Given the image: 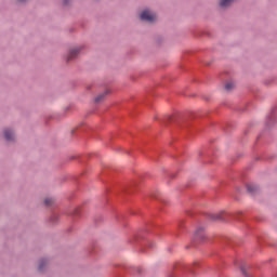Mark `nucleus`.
I'll use <instances>...</instances> for the list:
<instances>
[{
  "label": "nucleus",
  "instance_id": "9b49d317",
  "mask_svg": "<svg viewBox=\"0 0 277 277\" xmlns=\"http://www.w3.org/2000/svg\"><path fill=\"white\" fill-rule=\"evenodd\" d=\"M241 272H242V274L246 276V271H245L243 268L241 269Z\"/></svg>",
  "mask_w": 277,
  "mask_h": 277
},
{
  "label": "nucleus",
  "instance_id": "1a4fd4ad",
  "mask_svg": "<svg viewBox=\"0 0 277 277\" xmlns=\"http://www.w3.org/2000/svg\"><path fill=\"white\" fill-rule=\"evenodd\" d=\"M52 203H53V199L52 198H47L44 200V205H47V207H51Z\"/></svg>",
  "mask_w": 277,
  "mask_h": 277
},
{
  "label": "nucleus",
  "instance_id": "f257e3e1",
  "mask_svg": "<svg viewBox=\"0 0 277 277\" xmlns=\"http://www.w3.org/2000/svg\"><path fill=\"white\" fill-rule=\"evenodd\" d=\"M141 21H146L147 23H155V21H157V14L149 10H145L141 13Z\"/></svg>",
  "mask_w": 277,
  "mask_h": 277
},
{
  "label": "nucleus",
  "instance_id": "9d476101",
  "mask_svg": "<svg viewBox=\"0 0 277 277\" xmlns=\"http://www.w3.org/2000/svg\"><path fill=\"white\" fill-rule=\"evenodd\" d=\"M212 220H222V214H212Z\"/></svg>",
  "mask_w": 277,
  "mask_h": 277
},
{
  "label": "nucleus",
  "instance_id": "423d86ee",
  "mask_svg": "<svg viewBox=\"0 0 277 277\" xmlns=\"http://www.w3.org/2000/svg\"><path fill=\"white\" fill-rule=\"evenodd\" d=\"M233 88H235V82H227L225 84V90H227V92H230V90H233Z\"/></svg>",
  "mask_w": 277,
  "mask_h": 277
},
{
  "label": "nucleus",
  "instance_id": "6e6552de",
  "mask_svg": "<svg viewBox=\"0 0 277 277\" xmlns=\"http://www.w3.org/2000/svg\"><path fill=\"white\" fill-rule=\"evenodd\" d=\"M248 192H249V194H254V192H256V187L252 186V185H249L248 186Z\"/></svg>",
  "mask_w": 277,
  "mask_h": 277
},
{
  "label": "nucleus",
  "instance_id": "20e7f679",
  "mask_svg": "<svg viewBox=\"0 0 277 277\" xmlns=\"http://www.w3.org/2000/svg\"><path fill=\"white\" fill-rule=\"evenodd\" d=\"M235 3V0H222L220 2L221 8H228V5H233Z\"/></svg>",
  "mask_w": 277,
  "mask_h": 277
},
{
  "label": "nucleus",
  "instance_id": "f03ea898",
  "mask_svg": "<svg viewBox=\"0 0 277 277\" xmlns=\"http://www.w3.org/2000/svg\"><path fill=\"white\" fill-rule=\"evenodd\" d=\"M4 137L8 142H12L14 140V132L12 130H4Z\"/></svg>",
  "mask_w": 277,
  "mask_h": 277
},
{
  "label": "nucleus",
  "instance_id": "0eeeda50",
  "mask_svg": "<svg viewBox=\"0 0 277 277\" xmlns=\"http://www.w3.org/2000/svg\"><path fill=\"white\" fill-rule=\"evenodd\" d=\"M47 265V261L41 260L39 263V272H42V269H44V266Z\"/></svg>",
  "mask_w": 277,
  "mask_h": 277
},
{
  "label": "nucleus",
  "instance_id": "7ed1b4c3",
  "mask_svg": "<svg viewBox=\"0 0 277 277\" xmlns=\"http://www.w3.org/2000/svg\"><path fill=\"white\" fill-rule=\"evenodd\" d=\"M78 54H79V49L71 50L67 56V62H70V60H75V57H77Z\"/></svg>",
  "mask_w": 277,
  "mask_h": 277
},
{
  "label": "nucleus",
  "instance_id": "39448f33",
  "mask_svg": "<svg viewBox=\"0 0 277 277\" xmlns=\"http://www.w3.org/2000/svg\"><path fill=\"white\" fill-rule=\"evenodd\" d=\"M107 94H109V91L104 92L103 94H100L96 98H95V103H101V101H103L105 98V96H107Z\"/></svg>",
  "mask_w": 277,
  "mask_h": 277
},
{
  "label": "nucleus",
  "instance_id": "f8f14e48",
  "mask_svg": "<svg viewBox=\"0 0 277 277\" xmlns=\"http://www.w3.org/2000/svg\"><path fill=\"white\" fill-rule=\"evenodd\" d=\"M18 1H25V0H18Z\"/></svg>",
  "mask_w": 277,
  "mask_h": 277
}]
</instances>
